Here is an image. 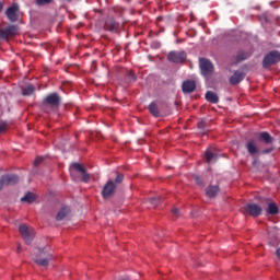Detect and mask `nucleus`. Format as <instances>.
I'll return each instance as SVG.
<instances>
[{"label": "nucleus", "instance_id": "nucleus-28", "mask_svg": "<svg viewBox=\"0 0 280 280\" xmlns=\"http://www.w3.org/2000/svg\"><path fill=\"white\" fill-rule=\"evenodd\" d=\"M37 5H46V3H51V0H36Z\"/></svg>", "mask_w": 280, "mask_h": 280}, {"label": "nucleus", "instance_id": "nucleus-7", "mask_svg": "<svg viewBox=\"0 0 280 280\" xmlns=\"http://www.w3.org/2000/svg\"><path fill=\"white\" fill-rule=\"evenodd\" d=\"M245 211H247V213L253 218H257L264 211V209L257 203H248L245 207Z\"/></svg>", "mask_w": 280, "mask_h": 280}, {"label": "nucleus", "instance_id": "nucleus-12", "mask_svg": "<svg viewBox=\"0 0 280 280\" xmlns=\"http://www.w3.org/2000/svg\"><path fill=\"white\" fill-rule=\"evenodd\" d=\"M183 93H194L196 91V81L186 80L182 84Z\"/></svg>", "mask_w": 280, "mask_h": 280}, {"label": "nucleus", "instance_id": "nucleus-35", "mask_svg": "<svg viewBox=\"0 0 280 280\" xmlns=\"http://www.w3.org/2000/svg\"><path fill=\"white\" fill-rule=\"evenodd\" d=\"M276 255L280 259V248L277 249Z\"/></svg>", "mask_w": 280, "mask_h": 280}, {"label": "nucleus", "instance_id": "nucleus-11", "mask_svg": "<svg viewBox=\"0 0 280 280\" xmlns=\"http://www.w3.org/2000/svg\"><path fill=\"white\" fill-rule=\"evenodd\" d=\"M115 187H116L115 182H113V180L107 182V184L104 186V188L102 190V196L105 200L110 198V196H113V194H115Z\"/></svg>", "mask_w": 280, "mask_h": 280}, {"label": "nucleus", "instance_id": "nucleus-36", "mask_svg": "<svg viewBox=\"0 0 280 280\" xmlns=\"http://www.w3.org/2000/svg\"><path fill=\"white\" fill-rule=\"evenodd\" d=\"M192 218H196V211L191 212Z\"/></svg>", "mask_w": 280, "mask_h": 280}, {"label": "nucleus", "instance_id": "nucleus-33", "mask_svg": "<svg viewBox=\"0 0 280 280\" xmlns=\"http://www.w3.org/2000/svg\"><path fill=\"white\" fill-rule=\"evenodd\" d=\"M194 179L197 183V185H202V182L200 180V177L198 175H194Z\"/></svg>", "mask_w": 280, "mask_h": 280}, {"label": "nucleus", "instance_id": "nucleus-5", "mask_svg": "<svg viewBox=\"0 0 280 280\" xmlns=\"http://www.w3.org/2000/svg\"><path fill=\"white\" fill-rule=\"evenodd\" d=\"M199 67L201 75H203V78H209V75L213 73V63H211V61H209L208 59H200Z\"/></svg>", "mask_w": 280, "mask_h": 280}, {"label": "nucleus", "instance_id": "nucleus-2", "mask_svg": "<svg viewBox=\"0 0 280 280\" xmlns=\"http://www.w3.org/2000/svg\"><path fill=\"white\" fill-rule=\"evenodd\" d=\"M19 231L25 244L30 246V244L34 242V237H36V231L34 230V228L23 223L19 226Z\"/></svg>", "mask_w": 280, "mask_h": 280}, {"label": "nucleus", "instance_id": "nucleus-17", "mask_svg": "<svg viewBox=\"0 0 280 280\" xmlns=\"http://www.w3.org/2000/svg\"><path fill=\"white\" fill-rule=\"evenodd\" d=\"M206 100L207 102H210V104H218V102H220V97H218V94L211 91H208L206 93Z\"/></svg>", "mask_w": 280, "mask_h": 280}, {"label": "nucleus", "instance_id": "nucleus-26", "mask_svg": "<svg viewBox=\"0 0 280 280\" xmlns=\"http://www.w3.org/2000/svg\"><path fill=\"white\" fill-rule=\"evenodd\" d=\"M161 200H162L161 196H159V197H152V198L150 199V203L152 205V207H156V206L159 205V202H161Z\"/></svg>", "mask_w": 280, "mask_h": 280}, {"label": "nucleus", "instance_id": "nucleus-18", "mask_svg": "<svg viewBox=\"0 0 280 280\" xmlns=\"http://www.w3.org/2000/svg\"><path fill=\"white\" fill-rule=\"evenodd\" d=\"M247 151L252 156H255V154L258 152L257 144H255L254 141H248L246 144Z\"/></svg>", "mask_w": 280, "mask_h": 280}, {"label": "nucleus", "instance_id": "nucleus-25", "mask_svg": "<svg viewBox=\"0 0 280 280\" xmlns=\"http://www.w3.org/2000/svg\"><path fill=\"white\" fill-rule=\"evenodd\" d=\"M35 89H34V85L32 84H28L26 85L23 90H22V93L23 95H32L34 93Z\"/></svg>", "mask_w": 280, "mask_h": 280}, {"label": "nucleus", "instance_id": "nucleus-29", "mask_svg": "<svg viewBox=\"0 0 280 280\" xmlns=\"http://www.w3.org/2000/svg\"><path fill=\"white\" fill-rule=\"evenodd\" d=\"M45 158L43 156H39V158H36V160L34 161V165L37 166V165H40V163H43Z\"/></svg>", "mask_w": 280, "mask_h": 280}, {"label": "nucleus", "instance_id": "nucleus-4", "mask_svg": "<svg viewBox=\"0 0 280 280\" xmlns=\"http://www.w3.org/2000/svg\"><path fill=\"white\" fill-rule=\"evenodd\" d=\"M73 170H77V172L81 174L83 183H89L91 175L86 173V170L83 166H81L80 163H73L70 166V176L73 178V180H75Z\"/></svg>", "mask_w": 280, "mask_h": 280}, {"label": "nucleus", "instance_id": "nucleus-21", "mask_svg": "<svg viewBox=\"0 0 280 280\" xmlns=\"http://www.w3.org/2000/svg\"><path fill=\"white\" fill-rule=\"evenodd\" d=\"M267 213H269L270 215H277V213H279V208H277V205L275 202L268 203Z\"/></svg>", "mask_w": 280, "mask_h": 280}, {"label": "nucleus", "instance_id": "nucleus-8", "mask_svg": "<svg viewBox=\"0 0 280 280\" xmlns=\"http://www.w3.org/2000/svg\"><path fill=\"white\" fill-rule=\"evenodd\" d=\"M19 34V27L16 25L7 26L4 30H0V38H10Z\"/></svg>", "mask_w": 280, "mask_h": 280}, {"label": "nucleus", "instance_id": "nucleus-32", "mask_svg": "<svg viewBox=\"0 0 280 280\" xmlns=\"http://www.w3.org/2000/svg\"><path fill=\"white\" fill-rule=\"evenodd\" d=\"M172 213L173 215H180V210L178 208H173Z\"/></svg>", "mask_w": 280, "mask_h": 280}, {"label": "nucleus", "instance_id": "nucleus-15", "mask_svg": "<svg viewBox=\"0 0 280 280\" xmlns=\"http://www.w3.org/2000/svg\"><path fill=\"white\" fill-rule=\"evenodd\" d=\"M3 183L5 185V187H8L9 185H16V183H19V176L15 174H8L2 176Z\"/></svg>", "mask_w": 280, "mask_h": 280}, {"label": "nucleus", "instance_id": "nucleus-37", "mask_svg": "<svg viewBox=\"0 0 280 280\" xmlns=\"http://www.w3.org/2000/svg\"><path fill=\"white\" fill-rule=\"evenodd\" d=\"M3 10V4L0 3V12Z\"/></svg>", "mask_w": 280, "mask_h": 280}, {"label": "nucleus", "instance_id": "nucleus-10", "mask_svg": "<svg viewBox=\"0 0 280 280\" xmlns=\"http://www.w3.org/2000/svg\"><path fill=\"white\" fill-rule=\"evenodd\" d=\"M185 58H187V54H185V51H172L168 54V60L171 62H176V63H180V62H185Z\"/></svg>", "mask_w": 280, "mask_h": 280}, {"label": "nucleus", "instance_id": "nucleus-22", "mask_svg": "<svg viewBox=\"0 0 280 280\" xmlns=\"http://www.w3.org/2000/svg\"><path fill=\"white\" fill-rule=\"evenodd\" d=\"M259 139H260V141H264L265 143L272 142V137H270V133H268V132H261Z\"/></svg>", "mask_w": 280, "mask_h": 280}, {"label": "nucleus", "instance_id": "nucleus-38", "mask_svg": "<svg viewBox=\"0 0 280 280\" xmlns=\"http://www.w3.org/2000/svg\"><path fill=\"white\" fill-rule=\"evenodd\" d=\"M18 250H21V246H18Z\"/></svg>", "mask_w": 280, "mask_h": 280}, {"label": "nucleus", "instance_id": "nucleus-9", "mask_svg": "<svg viewBox=\"0 0 280 280\" xmlns=\"http://www.w3.org/2000/svg\"><path fill=\"white\" fill-rule=\"evenodd\" d=\"M71 215V207L62 206L56 214L57 222H62V220H67Z\"/></svg>", "mask_w": 280, "mask_h": 280}, {"label": "nucleus", "instance_id": "nucleus-1", "mask_svg": "<svg viewBox=\"0 0 280 280\" xmlns=\"http://www.w3.org/2000/svg\"><path fill=\"white\" fill-rule=\"evenodd\" d=\"M31 257L34 264H36V266H40L42 268H47V266H49V261L54 259L49 245L35 246Z\"/></svg>", "mask_w": 280, "mask_h": 280}, {"label": "nucleus", "instance_id": "nucleus-27", "mask_svg": "<svg viewBox=\"0 0 280 280\" xmlns=\"http://www.w3.org/2000/svg\"><path fill=\"white\" fill-rule=\"evenodd\" d=\"M205 126H206L205 120H201L198 122V128H199V130H201L202 135H205V131H203Z\"/></svg>", "mask_w": 280, "mask_h": 280}, {"label": "nucleus", "instance_id": "nucleus-30", "mask_svg": "<svg viewBox=\"0 0 280 280\" xmlns=\"http://www.w3.org/2000/svg\"><path fill=\"white\" fill-rule=\"evenodd\" d=\"M7 127H8V125L5 122L0 124V133L5 132Z\"/></svg>", "mask_w": 280, "mask_h": 280}, {"label": "nucleus", "instance_id": "nucleus-31", "mask_svg": "<svg viewBox=\"0 0 280 280\" xmlns=\"http://www.w3.org/2000/svg\"><path fill=\"white\" fill-rule=\"evenodd\" d=\"M124 180V175L119 174L117 175L116 179H115V183H121Z\"/></svg>", "mask_w": 280, "mask_h": 280}, {"label": "nucleus", "instance_id": "nucleus-34", "mask_svg": "<svg viewBox=\"0 0 280 280\" xmlns=\"http://www.w3.org/2000/svg\"><path fill=\"white\" fill-rule=\"evenodd\" d=\"M5 187V183H3V177L0 179V191Z\"/></svg>", "mask_w": 280, "mask_h": 280}, {"label": "nucleus", "instance_id": "nucleus-14", "mask_svg": "<svg viewBox=\"0 0 280 280\" xmlns=\"http://www.w3.org/2000/svg\"><path fill=\"white\" fill-rule=\"evenodd\" d=\"M19 12V4H13L11 5L8 10H7V16L9 19V21H11L12 23H14V21H16V13Z\"/></svg>", "mask_w": 280, "mask_h": 280}, {"label": "nucleus", "instance_id": "nucleus-24", "mask_svg": "<svg viewBox=\"0 0 280 280\" xmlns=\"http://www.w3.org/2000/svg\"><path fill=\"white\" fill-rule=\"evenodd\" d=\"M149 110L153 115V117H159V106L155 103H152L149 106Z\"/></svg>", "mask_w": 280, "mask_h": 280}, {"label": "nucleus", "instance_id": "nucleus-20", "mask_svg": "<svg viewBox=\"0 0 280 280\" xmlns=\"http://www.w3.org/2000/svg\"><path fill=\"white\" fill-rule=\"evenodd\" d=\"M206 161L207 163H215V161H218V155L211 152V150H208L206 151Z\"/></svg>", "mask_w": 280, "mask_h": 280}, {"label": "nucleus", "instance_id": "nucleus-16", "mask_svg": "<svg viewBox=\"0 0 280 280\" xmlns=\"http://www.w3.org/2000/svg\"><path fill=\"white\" fill-rule=\"evenodd\" d=\"M245 74L244 71L242 70H237L236 72H234V74L230 78V82L232 84H240V82H242V80H244Z\"/></svg>", "mask_w": 280, "mask_h": 280}, {"label": "nucleus", "instance_id": "nucleus-6", "mask_svg": "<svg viewBox=\"0 0 280 280\" xmlns=\"http://www.w3.org/2000/svg\"><path fill=\"white\" fill-rule=\"evenodd\" d=\"M280 60L279 51H270L262 61V65L265 69H268V67H271V65H277Z\"/></svg>", "mask_w": 280, "mask_h": 280}, {"label": "nucleus", "instance_id": "nucleus-23", "mask_svg": "<svg viewBox=\"0 0 280 280\" xmlns=\"http://www.w3.org/2000/svg\"><path fill=\"white\" fill-rule=\"evenodd\" d=\"M105 27L106 30H109V32H115V30H117V22L110 20L106 22Z\"/></svg>", "mask_w": 280, "mask_h": 280}, {"label": "nucleus", "instance_id": "nucleus-19", "mask_svg": "<svg viewBox=\"0 0 280 280\" xmlns=\"http://www.w3.org/2000/svg\"><path fill=\"white\" fill-rule=\"evenodd\" d=\"M36 200V195L34 192H27L24 197L21 198V202H27V205H32Z\"/></svg>", "mask_w": 280, "mask_h": 280}, {"label": "nucleus", "instance_id": "nucleus-13", "mask_svg": "<svg viewBox=\"0 0 280 280\" xmlns=\"http://www.w3.org/2000/svg\"><path fill=\"white\" fill-rule=\"evenodd\" d=\"M220 194V186L218 184H211L206 188V196L208 198H215Z\"/></svg>", "mask_w": 280, "mask_h": 280}, {"label": "nucleus", "instance_id": "nucleus-3", "mask_svg": "<svg viewBox=\"0 0 280 280\" xmlns=\"http://www.w3.org/2000/svg\"><path fill=\"white\" fill-rule=\"evenodd\" d=\"M44 108H58L60 106V96L56 93L49 94L43 101Z\"/></svg>", "mask_w": 280, "mask_h": 280}]
</instances>
